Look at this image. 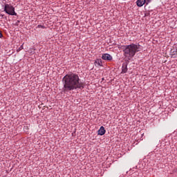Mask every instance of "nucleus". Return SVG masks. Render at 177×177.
I'll use <instances>...</instances> for the list:
<instances>
[{"instance_id": "1", "label": "nucleus", "mask_w": 177, "mask_h": 177, "mask_svg": "<svg viewBox=\"0 0 177 177\" xmlns=\"http://www.w3.org/2000/svg\"><path fill=\"white\" fill-rule=\"evenodd\" d=\"M62 81L64 82V92H70L75 89H82L85 87V83L81 81L77 73H71L66 75Z\"/></svg>"}, {"instance_id": "2", "label": "nucleus", "mask_w": 177, "mask_h": 177, "mask_svg": "<svg viewBox=\"0 0 177 177\" xmlns=\"http://www.w3.org/2000/svg\"><path fill=\"white\" fill-rule=\"evenodd\" d=\"M121 49L123 50L124 57L127 59V60H131L138 52L142 50V46L139 44H131L122 46Z\"/></svg>"}, {"instance_id": "3", "label": "nucleus", "mask_w": 177, "mask_h": 177, "mask_svg": "<svg viewBox=\"0 0 177 177\" xmlns=\"http://www.w3.org/2000/svg\"><path fill=\"white\" fill-rule=\"evenodd\" d=\"M3 12L10 16H17V13L15 11V8L12 4H5Z\"/></svg>"}, {"instance_id": "4", "label": "nucleus", "mask_w": 177, "mask_h": 177, "mask_svg": "<svg viewBox=\"0 0 177 177\" xmlns=\"http://www.w3.org/2000/svg\"><path fill=\"white\" fill-rule=\"evenodd\" d=\"M102 60H106L107 62H111L113 60V57L110 54H103L102 56Z\"/></svg>"}, {"instance_id": "5", "label": "nucleus", "mask_w": 177, "mask_h": 177, "mask_svg": "<svg viewBox=\"0 0 177 177\" xmlns=\"http://www.w3.org/2000/svg\"><path fill=\"white\" fill-rule=\"evenodd\" d=\"M94 64H95V67H102L103 66V62H102L101 59H95Z\"/></svg>"}, {"instance_id": "6", "label": "nucleus", "mask_w": 177, "mask_h": 177, "mask_svg": "<svg viewBox=\"0 0 177 177\" xmlns=\"http://www.w3.org/2000/svg\"><path fill=\"white\" fill-rule=\"evenodd\" d=\"M106 133V129L104 127L102 126L100 129L97 131V135H100V136H103Z\"/></svg>"}, {"instance_id": "7", "label": "nucleus", "mask_w": 177, "mask_h": 177, "mask_svg": "<svg viewBox=\"0 0 177 177\" xmlns=\"http://www.w3.org/2000/svg\"><path fill=\"white\" fill-rule=\"evenodd\" d=\"M136 3L137 6L142 8V6L146 3V0H137Z\"/></svg>"}, {"instance_id": "8", "label": "nucleus", "mask_w": 177, "mask_h": 177, "mask_svg": "<svg viewBox=\"0 0 177 177\" xmlns=\"http://www.w3.org/2000/svg\"><path fill=\"white\" fill-rule=\"evenodd\" d=\"M128 71V66L127 65H122V73L125 74Z\"/></svg>"}, {"instance_id": "9", "label": "nucleus", "mask_w": 177, "mask_h": 177, "mask_svg": "<svg viewBox=\"0 0 177 177\" xmlns=\"http://www.w3.org/2000/svg\"><path fill=\"white\" fill-rule=\"evenodd\" d=\"M37 28H45V26L44 25H38Z\"/></svg>"}, {"instance_id": "10", "label": "nucleus", "mask_w": 177, "mask_h": 177, "mask_svg": "<svg viewBox=\"0 0 177 177\" xmlns=\"http://www.w3.org/2000/svg\"><path fill=\"white\" fill-rule=\"evenodd\" d=\"M19 24H20V21H19V20H17V21L15 22V26H19Z\"/></svg>"}, {"instance_id": "11", "label": "nucleus", "mask_w": 177, "mask_h": 177, "mask_svg": "<svg viewBox=\"0 0 177 177\" xmlns=\"http://www.w3.org/2000/svg\"><path fill=\"white\" fill-rule=\"evenodd\" d=\"M23 49V46H21L20 48L19 49H17V52H20V50Z\"/></svg>"}, {"instance_id": "12", "label": "nucleus", "mask_w": 177, "mask_h": 177, "mask_svg": "<svg viewBox=\"0 0 177 177\" xmlns=\"http://www.w3.org/2000/svg\"><path fill=\"white\" fill-rule=\"evenodd\" d=\"M152 0H147V5H149V3H150V2H151Z\"/></svg>"}, {"instance_id": "13", "label": "nucleus", "mask_w": 177, "mask_h": 177, "mask_svg": "<svg viewBox=\"0 0 177 177\" xmlns=\"http://www.w3.org/2000/svg\"><path fill=\"white\" fill-rule=\"evenodd\" d=\"M3 37V35H2V32L0 30V38H2Z\"/></svg>"}]
</instances>
